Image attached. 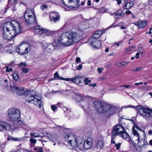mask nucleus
Wrapping results in <instances>:
<instances>
[{
  "mask_svg": "<svg viewBox=\"0 0 152 152\" xmlns=\"http://www.w3.org/2000/svg\"><path fill=\"white\" fill-rule=\"evenodd\" d=\"M7 31L10 36L11 40L13 38L15 37L17 34L21 33L22 30L20 28V24L15 21L9 22L7 23V26H3V29Z\"/></svg>",
  "mask_w": 152,
  "mask_h": 152,
  "instance_id": "1",
  "label": "nucleus"
},
{
  "mask_svg": "<svg viewBox=\"0 0 152 152\" xmlns=\"http://www.w3.org/2000/svg\"><path fill=\"white\" fill-rule=\"evenodd\" d=\"M64 40L67 46L70 45L80 39V34L78 31H70L62 33Z\"/></svg>",
  "mask_w": 152,
  "mask_h": 152,
  "instance_id": "2",
  "label": "nucleus"
},
{
  "mask_svg": "<svg viewBox=\"0 0 152 152\" xmlns=\"http://www.w3.org/2000/svg\"><path fill=\"white\" fill-rule=\"evenodd\" d=\"M94 104L96 110L99 113H107L109 115H110L115 112V109L114 107L107 105L104 103L95 101Z\"/></svg>",
  "mask_w": 152,
  "mask_h": 152,
  "instance_id": "3",
  "label": "nucleus"
},
{
  "mask_svg": "<svg viewBox=\"0 0 152 152\" xmlns=\"http://www.w3.org/2000/svg\"><path fill=\"white\" fill-rule=\"evenodd\" d=\"M20 115V112L18 109L12 108L8 110V117L11 121L14 122V124H21V121L19 120Z\"/></svg>",
  "mask_w": 152,
  "mask_h": 152,
  "instance_id": "4",
  "label": "nucleus"
},
{
  "mask_svg": "<svg viewBox=\"0 0 152 152\" xmlns=\"http://www.w3.org/2000/svg\"><path fill=\"white\" fill-rule=\"evenodd\" d=\"M24 15L27 25H30L33 24L36 22V16L34 10L27 9Z\"/></svg>",
  "mask_w": 152,
  "mask_h": 152,
  "instance_id": "5",
  "label": "nucleus"
},
{
  "mask_svg": "<svg viewBox=\"0 0 152 152\" xmlns=\"http://www.w3.org/2000/svg\"><path fill=\"white\" fill-rule=\"evenodd\" d=\"M140 115L144 118L147 119L149 118L152 115V109L148 108H145L143 106H133Z\"/></svg>",
  "mask_w": 152,
  "mask_h": 152,
  "instance_id": "6",
  "label": "nucleus"
},
{
  "mask_svg": "<svg viewBox=\"0 0 152 152\" xmlns=\"http://www.w3.org/2000/svg\"><path fill=\"white\" fill-rule=\"evenodd\" d=\"M41 96L38 95H31L29 97L28 99H26V101L29 103H31L36 105H39V108H41L42 106V102L41 100Z\"/></svg>",
  "mask_w": 152,
  "mask_h": 152,
  "instance_id": "7",
  "label": "nucleus"
},
{
  "mask_svg": "<svg viewBox=\"0 0 152 152\" xmlns=\"http://www.w3.org/2000/svg\"><path fill=\"white\" fill-rule=\"evenodd\" d=\"M26 45L24 42L19 44L16 48V51L21 55L26 54L30 50V47L28 46L26 47Z\"/></svg>",
  "mask_w": 152,
  "mask_h": 152,
  "instance_id": "8",
  "label": "nucleus"
},
{
  "mask_svg": "<svg viewBox=\"0 0 152 152\" xmlns=\"http://www.w3.org/2000/svg\"><path fill=\"white\" fill-rule=\"evenodd\" d=\"M121 120V118H119V124H120V122ZM118 126L120 127L121 129H120L118 131L116 132L115 133L117 135L123 137L124 139H126L129 136L128 133L126 132L125 127L121 124H117L116 125H115L113 127L116 126L117 127V128H118V127H117Z\"/></svg>",
  "mask_w": 152,
  "mask_h": 152,
  "instance_id": "9",
  "label": "nucleus"
},
{
  "mask_svg": "<svg viewBox=\"0 0 152 152\" xmlns=\"http://www.w3.org/2000/svg\"><path fill=\"white\" fill-rule=\"evenodd\" d=\"M74 100L77 102H80L85 101H88L90 102L92 101V97L88 96H84L82 94H75Z\"/></svg>",
  "mask_w": 152,
  "mask_h": 152,
  "instance_id": "10",
  "label": "nucleus"
},
{
  "mask_svg": "<svg viewBox=\"0 0 152 152\" xmlns=\"http://www.w3.org/2000/svg\"><path fill=\"white\" fill-rule=\"evenodd\" d=\"M133 133L134 136V139H136V138H137L136 140L137 141V144L143 147L146 145V143L145 142V140H141L140 141V138L139 137V134L136 130L134 129L133 127Z\"/></svg>",
  "mask_w": 152,
  "mask_h": 152,
  "instance_id": "11",
  "label": "nucleus"
},
{
  "mask_svg": "<svg viewBox=\"0 0 152 152\" xmlns=\"http://www.w3.org/2000/svg\"><path fill=\"white\" fill-rule=\"evenodd\" d=\"M64 36H63L62 34L59 36L58 39L54 40L53 43V45L54 47H58L62 45L67 46L66 43L64 42L65 41H64Z\"/></svg>",
  "mask_w": 152,
  "mask_h": 152,
  "instance_id": "12",
  "label": "nucleus"
},
{
  "mask_svg": "<svg viewBox=\"0 0 152 152\" xmlns=\"http://www.w3.org/2000/svg\"><path fill=\"white\" fill-rule=\"evenodd\" d=\"M31 91H33L27 90L23 87H19L18 91L16 93V94L20 95H26L30 94L31 93Z\"/></svg>",
  "mask_w": 152,
  "mask_h": 152,
  "instance_id": "13",
  "label": "nucleus"
},
{
  "mask_svg": "<svg viewBox=\"0 0 152 152\" xmlns=\"http://www.w3.org/2000/svg\"><path fill=\"white\" fill-rule=\"evenodd\" d=\"M72 146L74 148L76 149L77 150H83L84 148V143H83L82 142H79V144H78L77 140H75V141L73 142L72 143Z\"/></svg>",
  "mask_w": 152,
  "mask_h": 152,
  "instance_id": "14",
  "label": "nucleus"
},
{
  "mask_svg": "<svg viewBox=\"0 0 152 152\" xmlns=\"http://www.w3.org/2000/svg\"><path fill=\"white\" fill-rule=\"evenodd\" d=\"M11 128L10 126L8 123L3 121L0 122V131L3 130L9 131Z\"/></svg>",
  "mask_w": 152,
  "mask_h": 152,
  "instance_id": "15",
  "label": "nucleus"
},
{
  "mask_svg": "<svg viewBox=\"0 0 152 152\" xmlns=\"http://www.w3.org/2000/svg\"><path fill=\"white\" fill-rule=\"evenodd\" d=\"M118 128H117V127H113V130L112 132V135L111 136V144H115V141L114 140V139L115 138L116 136L117 135L116 134V132L118 131L121 128L118 126H117Z\"/></svg>",
  "mask_w": 152,
  "mask_h": 152,
  "instance_id": "16",
  "label": "nucleus"
},
{
  "mask_svg": "<svg viewBox=\"0 0 152 152\" xmlns=\"http://www.w3.org/2000/svg\"><path fill=\"white\" fill-rule=\"evenodd\" d=\"M50 18L51 21L56 22L60 20V16L59 14L55 12H53L50 13Z\"/></svg>",
  "mask_w": 152,
  "mask_h": 152,
  "instance_id": "17",
  "label": "nucleus"
},
{
  "mask_svg": "<svg viewBox=\"0 0 152 152\" xmlns=\"http://www.w3.org/2000/svg\"><path fill=\"white\" fill-rule=\"evenodd\" d=\"M91 43L95 48H99L101 45L100 41L96 39H92L91 41Z\"/></svg>",
  "mask_w": 152,
  "mask_h": 152,
  "instance_id": "18",
  "label": "nucleus"
},
{
  "mask_svg": "<svg viewBox=\"0 0 152 152\" xmlns=\"http://www.w3.org/2000/svg\"><path fill=\"white\" fill-rule=\"evenodd\" d=\"M65 139L66 141L68 142L71 146L72 143L73 142L75 141V140H77L75 137L72 134H69L66 135L65 136Z\"/></svg>",
  "mask_w": 152,
  "mask_h": 152,
  "instance_id": "19",
  "label": "nucleus"
},
{
  "mask_svg": "<svg viewBox=\"0 0 152 152\" xmlns=\"http://www.w3.org/2000/svg\"><path fill=\"white\" fill-rule=\"evenodd\" d=\"M80 77L79 76L77 75L71 78H66V81H71L78 85L79 83H80L81 82V81L80 80Z\"/></svg>",
  "mask_w": 152,
  "mask_h": 152,
  "instance_id": "20",
  "label": "nucleus"
},
{
  "mask_svg": "<svg viewBox=\"0 0 152 152\" xmlns=\"http://www.w3.org/2000/svg\"><path fill=\"white\" fill-rule=\"evenodd\" d=\"M45 138H48L51 141L55 142L57 140L58 138V136L57 135L55 134L53 135L48 134L47 137H45Z\"/></svg>",
  "mask_w": 152,
  "mask_h": 152,
  "instance_id": "21",
  "label": "nucleus"
},
{
  "mask_svg": "<svg viewBox=\"0 0 152 152\" xmlns=\"http://www.w3.org/2000/svg\"><path fill=\"white\" fill-rule=\"evenodd\" d=\"M84 148L88 150L92 146L91 141L87 140L84 142Z\"/></svg>",
  "mask_w": 152,
  "mask_h": 152,
  "instance_id": "22",
  "label": "nucleus"
},
{
  "mask_svg": "<svg viewBox=\"0 0 152 152\" xmlns=\"http://www.w3.org/2000/svg\"><path fill=\"white\" fill-rule=\"evenodd\" d=\"M3 37L4 38L8 40H11L10 36L9 33H7V31H7L6 28H5V30H4L3 29Z\"/></svg>",
  "mask_w": 152,
  "mask_h": 152,
  "instance_id": "23",
  "label": "nucleus"
},
{
  "mask_svg": "<svg viewBox=\"0 0 152 152\" xmlns=\"http://www.w3.org/2000/svg\"><path fill=\"white\" fill-rule=\"evenodd\" d=\"M104 143L102 141H99L96 143V147L97 148L101 149L103 148Z\"/></svg>",
  "mask_w": 152,
  "mask_h": 152,
  "instance_id": "24",
  "label": "nucleus"
},
{
  "mask_svg": "<svg viewBox=\"0 0 152 152\" xmlns=\"http://www.w3.org/2000/svg\"><path fill=\"white\" fill-rule=\"evenodd\" d=\"M54 78L56 80H66V78H65L60 76L58 75V73L57 72L54 73Z\"/></svg>",
  "mask_w": 152,
  "mask_h": 152,
  "instance_id": "25",
  "label": "nucleus"
},
{
  "mask_svg": "<svg viewBox=\"0 0 152 152\" xmlns=\"http://www.w3.org/2000/svg\"><path fill=\"white\" fill-rule=\"evenodd\" d=\"M114 13L115 15H117L118 16L122 17L124 16L125 15L124 12L121 10H119L118 11L114 12Z\"/></svg>",
  "mask_w": 152,
  "mask_h": 152,
  "instance_id": "26",
  "label": "nucleus"
},
{
  "mask_svg": "<svg viewBox=\"0 0 152 152\" xmlns=\"http://www.w3.org/2000/svg\"><path fill=\"white\" fill-rule=\"evenodd\" d=\"M18 148L19 149L15 151L14 152H30L29 151L26 150H24L21 148V145H19L17 146Z\"/></svg>",
  "mask_w": 152,
  "mask_h": 152,
  "instance_id": "27",
  "label": "nucleus"
},
{
  "mask_svg": "<svg viewBox=\"0 0 152 152\" xmlns=\"http://www.w3.org/2000/svg\"><path fill=\"white\" fill-rule=\"evenodd\" d=\"M140 21L139 28H143L145 27L147 24V22L146 20H142Z\"/></svg>",
  "mask_w": 152,
  "mask_h": 152,
  "instance_id": "28",
  "label": "nucleus"
},
{
  "mask_svg": "<svg viewBox=\"0 0 152 152\" xmlns=\"http://www.w3.org/2000/svg\"><path fill=\"white\" fill-rule=\"evenodd\" d=\"M30 135L31 137H42V136L40 134L35 132L30 133Z\"/></svg>",
  "mask_w": 152,
  "mask_h": 152,
  "instance_id": "29",
  "label": "nucleus"
},
{
  "mask_svg": "<svg viewBox=\"0 0 152 152\" xmlns=\"http://www.w3.org/2000/svg\"><path fill=\"white\" fill-rule=\"evenodd\" d=\"M13 78L15 81H17L19 80V77L17 72H14L12 74Z\"/></svg>",
  "mask_w": 152,
  "mask_h": 152,
  "instance_id": "30",
  "label": "nucleus"
},
{
  "mask_svg": "<svg viewBox=\"0 0 152 152\" xmlns=\"http://www.w3.org/2000/svg\"><path fill=\"white\" fill-rule=\"evenodd\" d=\"M33 150L37 152H43V148L42 147H34Z\"/></svg>",
  "mask_w": 152,
  "mask_h": 152,
  "instance_id": "31",
  "label": "nucleus"
},
{
  "mask_svg": "<svg viewBox=\"0 0 152 152\" xmlns=\"http://www.w3.org/2000/svg\"><path fill=\"white\" fill-rule=\"evenodd\" d=\"M19 88V87H18L16 86H14L13 87L11 86L10 87L12 91L14 93L16 92V93L18 91Z\"/></svg>",
  "mask_w": 152,
  "mask_h": 152,
  "instance_id": "32",
  "label": "nucleus"
},
{
  "mask_svg": "<svg viewBox=\"0 0 152 152\" xmlns=\"http://www.w3.org/2000/svg\"><path fill=\"white\" fill-rule=\"evenodd\" d=\"M46 29L41 28L40 31H39V32L38 34L41 35L44 34V35H46Z\"/></svg>",
  "mask_w": 152,
  "mask_h": 152,
  "instance_id": "33",
  "label": "nucleus"
},
{
  "mask_svg": "<svg viewBox=\"0 0 152 152\" xmlns=\"http://www.w3.org/2000/svg\"><path fill=\"white\" fill-rule=\"evenodd\" d=\"M55 32L53 31H52L48 30H46V35L47 36H49L52 35Z\"/></svg>",
  "mask_w": 152,
  "mask_h": 152,
  "instance_id": "34",
  "label": "nucleus"
},
{
  "mask_svg": "<svg viewBox=\"0 0 152 152\" xmlns=\"http://www.w3.org/2000/svg\"><path fill=\"white\" fill-rule=\"evenodd\" d=\"M95 33L96 34L99 36V37H100L104 33V31L102 30L101 31L99 30L96 31Z\"/></svg>",
  "mask_w": 152,
  "mask_h": 152,
  "instance_id": "35",
  "label": "nucleus"
},
{
  "mask_svg": "<svg viewBox=\"0 0 152 152\" xmlns=\"http://www.w3.org/2000/svg\"><path fill=\"white\" fill-rule=\"evenodd\" d=\"M30 141L31 143L32 146H34L36 143V140L34 139L31 138L30 139Z\"/></svg>",
  "mask_w": 152,
  "mask_h": 152,
  "instance_id": "36",
  "label": "nucleus"
},
{
  "mask_svg": "<svg viewBox=\"0 0 152 152\" xmlns=\"http://www.w3.org/2000/svg\"><path fill=\"white\" fill-rule=\"evenodd\" d=\"M47 50L48 52L51 53L54 50V48L52 46H48L47 48Z\"/></svg>",
  "mask_w": 152,
  "mask_h": 152,
  "instance_id": "37",
  "label": "nucleus"
},
{
  "mask_svg": "<svg viewBox=\"0 0 152 152\" xmlns=\"http://www.w3.org/2000/svg\"><path fill=\"white\" fill-rule=\"evenodd\" d=\"M135 48V47L134 46H131L125 49L124 50L126 51H132V50L134 49Z\"/></svg>",
  "mask_w": 152,
  "mask_h": 152,
  "instance_id": "38",
  "label": "nucleus"
},
{
  "mask_svg": "<svg viewBox=\"0 0 152 152\" xmlns=\"http://www.w3.org/2000/svg\"><path fill=\"white\" fill-rule=\"evenodd\" d=\"M129 63V61H127L126 62H122L119 63L118 64V65L119 66H124L126 65V64H127Z\"/></svg>",
  "mask_w": 152,
  "mask_h": 152,
  "instance_id": "39",
  "label": "nucleus"
},
{
  "mask_svg": "<svg viewBox=\"0 0 152 152\" xmlns=\"http://www.w3.org/2000/svg\"><path fill=\"white\" fill-rule=\"evenodd\" d=\"M108 11V9L106 8L104 9L103 8H101L99 9V12L100 13H103L104 12L107 11Z\"/></svg>",
  "mask_w": 152,
  "mask_h": 152,
  "instance_id": "40",
  "label": "nucleus"
},
{
  "mask_svg": "<svg viewBox=\"0 0 152 152\" xmlns=\"http://www.w3.org/2000/svg\"><path fill=\"white\" fill-rule=\"evenodd\" d=\"M17 0H8V3L9 4L12 5L16 3Z\"/></svg>",
  "mask_w": 152,
  "mask_h": 152,
  "instance_id": "41",
  "label": "nucleus"
},
{
  "mask_svg": "<svg viewBox=\"0 0 152 152\" xmlns=\"http://www.w3.org/2000/svg\"><path fill=\"white\" fill-rule=\"evenodd\" d=\"M40 26H37L35 27V29L34 30V32L37 33L38 34L39 31L41 30Z\"/></svg>",
  "mask_w": 152,
  "mask_h": 152,
  "instance_id": "42",
  "label": "nucleus"
},
{
  "mask_svg": "<svg viewBox=\"0 0 152 152\" xmlns=\"http://www.w3.org/2000/svg\"><path fill=\"white\" fill-rule=\"evenodd\" d=\"M128 5V9H130L134 5V2L132 1H130L129 2L127 3Z\"/></svg>",
  "mask_w": 152,
  "mask_h": 152,
  "instance_id": "43",
  "label": "nucleus"
},
{
  "mask_svg": "<svg viewBox=\"0 0 152 152\" xmlns=\"http://www.w3.org/2000/svg\"><path fill=\"white\" fill-rule=\"evenodd\" d=\"M84 81L85 82V85H88L89 83L91 82V80H89L88 78H86L84 79Z\"/></svg>",
  "mask_w": 152,
  "mask_h": 152,
  "instance_id": "44",
  "label": "nucleus"
},
{
  "mask_svg": "<svg viewBox=\"0 0 152 152\" xmlns=\"http://www.w3.org/2000/svg\"><path fill=\"white\" fill-rule=\"evenodd\" d=\"M92 38H91V39H97L99 38L100 37H99V36L97 35V34H96V33H94L92 35Z\"/></svg>",
  "mask_w": 152,
  "mask_h": 152,
  "instance_id": "45",
  "label": "nucleus"
},
{
  "mask_svg": "<svg viewBox=\"0 0 152 152\" xmlns=\"http://www.w3.org/2000/svg\"><path fill=\"white\" fill-rule=\"evenodd\" d=\"M71 19H69L67 21H66L65 24L64 25V27H66L71 24Z\"/></svg>",
  "mask_w": 152,
  "mask_h": 152,
  "instance_id": "46",
  "label": "nucleus"
},
{
  "mask_svg": "<svg viewBox=\"0 0 152 152\" xmlns=\"http://www.w3.org/2000/svg\"><path fill=\"white\" fill-rule=\"evenodd\" d=\"M121 144V143H119L117 144H115V146L116 147L117 150H118L120 148Z\"/></svg>",
  "mask_w": 152,
  "mask_h": 152,
  "instance_id": "47",
  "label": "nucleus"
},
{
  "mask_svg": "<svg viewBox=\"0 0 152 152\" xmlns=\"http://www.w3.org/2000/svg\"><path fill=\"white\" fill-rule=\"evenodd\" d=\"M21 70L23 72L25 73H27L29 71V69L26 68H22L21 69Z\"/></svg>",
  "mask_w": 152,
  "mask_h": 152,
  "instance_id": "48",
  "label": "nucleus"
},
{
  "mask_svg": "<svg viewBox=\"0 0 152 152\" xmlns=\"http://www.w3.org/2000/svg\"><path fill=\"white\" fill-rule=\"evenodd\" d=\"M6 71L7 72H10L12 71V68H9V66H7L6 67Z\"/></svg>",
  "mask_w": 152,
  "mask_h": 152,
  "instance_id": "49",
  "label": "nucleus"
},
{
  "mask_svg": "<svg viewBox=\"0 0 152 152\" xmlns=\"http://www.w3.org/2000/svg\"><path fill=\"white\" fill-rule=\"evenodd\" d=\"M12 140L14 141H22L23 140V139L22 138L15 137L13 138Z\"/></svg>",
  "mask_w": 152,
  "mask_h": 152,
  "instance_id": "50",
  "label": "nucleus"
},
{
  "mask_svg": "<svg viewBox=\"0 0 152 152\" xmlns=\"http://www.w3.org/2000/svg\"><path fill=\"white\" fill-rule=\"evenodd\" d=\"M143 49L141 47H139L138 48V53H139L141 54L143 53Z\"/></svg>",
  "mask_w": 152,
  "mask_h": 152,
  "instance_id": "51",
  "label": "nucleus"
},
{
  "mask_svg": "<svg viewBox=\"0 0 152 152\" xmlns=\"http://www.w3.org/2000/svg\"><path fill=\"white\" fill-rule=\"evenodd\" d=\"M45 137H46V136H45L44 137H43V136H42V137H41L42 138H43L42 139L40 140L42 142L43 145H44V144L43 143V142H46L47 141L45 139H47L48 138H45Z\"/></svg>",
  "mask_w": 152,
  "mask_h": 152,
  "instance_id": "52",
  "label": "nucleus"
},
{
  "mask_svg": "<svg viewBox=\"0 0 152 152\" xmlns=\"http://www.w3.org/2000/svg\"><path fill=\"white\" fill-rule=\"evenodd\" d=\"M142 68V67H137V68H136L135 69H132V70L133 71H135V72H137V71H138V70H141V69Z\"/></svg>",
  "mask_w": 152,
  "mask_h": 152,
  "instance_id": "53",
  "label": "nucleus"
},
{
  "mask_svg": "<svg viewBox=\"0 0 152 152\" xmlns=\"http://www.w3.org/2000/svg\"><path fill=\"white\" fill-rule=\"evenodd\" d=\"M76 69L77 70H81L82 68V64H80L79 66H77L76 67Z\"/></svg>",
  "mask_w": 152,
  "mask_h": 152,
  "instance_id": "54",
  "label": "nucleus"
},
{
  "mask_svg": "<svg viewBox=\"0 0 152 152\" xmlns=\"http://www.w3.org/2000/svg\"><path fill=\"white\" fill-rule=\"evenodd\" d=\"M51 107L52 110L54 111H55L57 108V107L54 105H51Z\"/></svg>",
  "mask_w": 152,
  "mask_h": 152,
  "instance_id": "55",
  "label": "nucleus"
},
{
  "mask_svg": "<svg viewBox=\"0 0 152 152\" xmlns=\"http://www.w3.org/2000/svg\"><path fill=\"white\" fill-rule=\"evenodd\" d=\"M26 63L25 62H21L19 64V66H26Z\"/></svg>",
  "mask_w": 152,
  "mask_h": 152,
  "instance_id": "56",
  "label": "nucleus"
},
{
  "mask_svg": "<svg viewBox=\"0 0 152 152\" xmlns=\"http://www.w3.org/2000/svg\"><path fill=\"white\" fill-rule=\"evenodd\" d=\"M134 24L135 25L137 26L139 28L140 24V21H139L138 22H134Z\"/></svg>",
  "mask_w": 152,
  "mask_h": 152,
  "instance_id": "57",
  "label": "nucleus"
},
{
  "mask_svg": "<svg viewBox=\"0 0 152 152\" xmlns=\"http://www.w3.org/2000/svg\"><path fill=\"white\" fill-rule=\"evenodd\" d=\"M131 86L129 85H124L122 86H121L120 87H125L126 88H130L131 87Z\"/></svg>",
  "mask_w": 152,
  "mask_h": 152,
  "instance_id": "58",
  "label": "nucleus"
},
{
  "mask_svg": "<svg viewBox=\"0 0 152 152\" xmlns=\"http://www.w3.org/2000/svg\"><path fill=\"white\" fill-rule=\"evenodd\" d=\"M80 61V58L79 57H77L76 59V62L78 63Z\"/></svg>",
  "mask_w": 152,
  "mask_h": 152,
  "instance_id": "59",
  "label": "nucleus"
},
{
  "mask_svg": "<svg viewBox=\"0 0 152 152\" xmlns=\"http://www.w3.org/2000/svg\"><path fill=\"white\" fill-rule=\"evenodd\" d=\"M140 53L138 52L136 53L135 57L136 58L138 59L139 58Z\"/></svg>",
  "mask_w": 152,
  "mask_h": 152,
  "instance_id": "60",
  "label": "nucleus"
},
{
  "mask_svg": "<svg viewBox=\"0 0 152 152\" xmlns=\"http://www.w3.org/2000/svg\"><path fill=\"white\" fill-rule=\"evenodd\" d=\"M124 10L129 9H128V5L127 4V3H126L125 5L124 6Z\"/></svg>",
  "mask_w": 152,
  "mask_h": 152,
  "instance_id": "61",
  "label": "nucleus"
},
{
  "mask_svg": "<svg viewBox=\"0 0 152 152\" xmlns=\"http://www.w3.org/2000/svg\"><path fill=\"white\" fill-rule=\"evenodd\" d=\"M80 0H76V2H77V6L76 7H78L79 6H80V4H79V2H80Z\"/></svg>",
  "mask_w": 152,
  "mask_h": 152,
  "instance_id": "62",
  "label": "nucleus"
},
{
  "mask_svg": "<svg viewBox=\"0 0 152 152\" xmlns=\"http://www.w3.org/2000/svg\"><path fill=\"white\" fill-rule=\"evenodd\" d=\"M125 13L126 14H132V12L129 10H127L126 11Z\"/></svg>",
  "mask_w": 152,
  "mask_h": 152,
  "instance_id": "63",
  "label": "nucleus"
},
{
  "mask_svg": "<svg viewBox=\"0 0 152 152\" xmlns=\"http://www.w3.org/2000/svg\"><path fill=\"white\" fill-rule=\"evenodd\" d=\"M135 127H136V128L138 130H140V131H143V130L142 129H141L139 127H138L136 125L135 126Z\"/></svg>",
  "mask_w": 152,
  "mask_h": 152,
  "instance_id": "64",
  "label": "nucleus"
}]
</instances>
